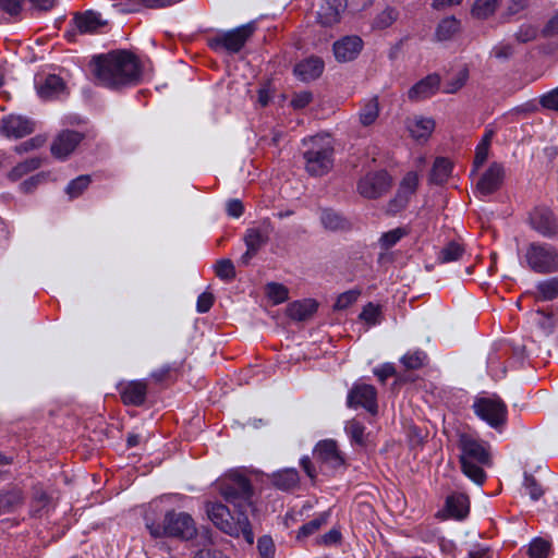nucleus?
<instances>
[{
	"label": "nucleus",
	"instance_id": "nucleus-17",
	"mask_svg": "<svg viewBox=\"0 0 558 558\" xmlns=\"http://www.w3.org/2000/svg\"><path fill=\"white\" fill-rule=\"evenodd\" d=\"M83 140V135L76 131H63L51 145V153L59 159L66 158Z\"/></svg>",
	"mask_w": 558,
	"mask_h": 558
},
{
	"label": "nucleus",
	"instance_id": "nucleus-3",
	"mask_svg": "<svg viewBox=\"0 0 558 558\" xmlns=\"http://www.w3.org/2000/svg\"><path fill=\"white\" fill-rule=\"evenodd\" d=\"M305 170L312 177H323L333 167V142L328 134H317L303 142Z\"/></svg>",
	"mask_w": 558,
	"mask_h": 558
},
{
	"label": "nucleus",
	"instance_id": "nucleus-14",
	"mask_svg": "<svg viewBox=\"0 0 558 558\" xmlns=\"http://www.w3.org/2000/svg\"><path fill=\"white\" fill-rule=\"evenodd\" d=\"M73 24L82 34H93L107 25V20L95 10H85L75 12L73 15Z\"/></svg>",
	"mask_w": 558,
	"mask_h": 558
},
{
	"label": "nucleus",
	"instance_id": "nucleus-61",
	"mask_svg": "<svg viewBox=\"0 0 558 558\" xmlns=\"http://www.w3.org/2000/svg\"><path fill=\"white\" fill-rule=\"evenodd\" d=\"M257 547L263 558H270L274 554V544L269 537L259 538Z\"/></svg>",
	"mask_w": 558,
	"mask_h": 558
},
{
	"label": "nucleus",
	"instance_id": "nucleus-50",
	"mask_svg": "<svg viewBox=\"0 0 558 558\" xmlns=\"http://www.w3.org/2000/svg\"><path fill=\"white\" fill-rule=\"evenodd\" d=\"M469 77L468 70H461L450 82L445 85L444 92L446 94H454L461 89Z\"/></svg>",
	"mask_w": 558,
	"mask_h": 558
},
{
	"label": "nucleus",
	"instance_id": "nucleus-19",
	"mask_svg": "<svg viewBox=\"0 0 558 558\" xmlns=\"http://www.w3.org/2000/svg\"><path fill=\"white\" fill-rule=\"evenodd\" d=\"M440 77L438 74H429L418 81L408 92L411 101H421L435 95L439 89Z\"/></svg>",
	"mask_w": 558,
	"mask_h": 558
},
{
	"label": "nucleus",
	"instance_id": "nucleus-37",
	"mask_svg": "<svg viewBox=\"0 0 558 558\" xmlns=\"http://www.w3.org/2000/svg\"><path fill=\"white\" fill-rule=\"evenodd\" d=\"M41 166V159L38 157H32L23 162L16 165L9 173L11 180H19L23 175L38 169Z\"/></svg>",
	"mask_w": 558,
	"mask_h": 558
},
{
	"label": "nucleus",
	"instance_id": "nucleus-23",
	"mask_svg": "<svg viewBox=\"0 0 558 558\" xmlns=\"http://www.w3.org/2000/svg\"><path fill=\"white\" fill-rule=\"evenodd\" d=\"M36 85L38 95L46 100L59 97L65 89L63 80L54 74L40 77Z\"/></svg>",
	"mask_w": 558,
	"mask_h": 558
},
{
	"label": "nucleus",
	"instance_id": "nucleus-52",
	"mask_svg": "<svg viewBox=\"0 0 558 558\" xmlns=\"http://www.w3.org/2000/svg\"><path fill=\"white\" fill-rule=\"evenodd\" d=\"M539 104L545 109L558 111V87L542 95Z\"/></svg>",
	"mask_w": 558,
	"mask_h": 558
},
{
	"label": "nucleus",
	"instance_id": "nucleus-8",
	"mask_svg": "<svg viewBox=\"0 0 558 558\" xmlns=\"http://www.w3.org/2000/svg\"><path fill=\"white\" fill-rule=\"evenodd\" d=\"M473 410L494 428H499L507 422V405L497 396L477 398L473 403Z\"/></svg>",
	"mask_w": 558,
	"mask_h": 558
},
{
	"label": "nucleus",
	"instance_id": "nucleus-64",
	"mask_svg": "<svg viewBox=\"0 0 558 558\" xmlns=\"http://www.w3.org/2000/svg\"><path fill=\"white\" fill-rule=\"evenodd\" d=\"M374 374L377 376L378 380L384 384L387 378L395 374V367L391 364H385L379 368L374 369Z\"/></svg>",
	"mask_w": 558,
	"mask_h": 558
},
{
	"label": "nucleus",
	"instance_id": "nucleus-25",
	"mask_svg": "<svg viewBox=\"0 0 558 558\" xmlns=\"http://www.w3.org/2000/svg\"><path fill=\"white\" fill-rule=\"evenodd\" d=\"M318 303L313 299H304L290 303L287 307L288 316L294 320H306L317 311Z\"/></svg>",
	"mask_w": 558,
	"mask_h": 558
},
{
	"label": "nucleus",
	"instance_id": "nucleus-47",
	"mask_svg": "<svg viewBox=\"0 0 558 558\" xmlns=\"http://www.w3.org/2000/svg\"><path fill=\"white\" fill-rule=\"evenodd\" d=\"M380 306L375 305L373 303H368L364 306L363 311L360 314V318L364 320L367 325L374 326L380 322Z\"/></svg>",
	"mask_w": 558,
	"mask_h": 558
},
{
	"label": "nucleus",
	"instance_id": "nucleus-7",
	"mask_svg": "<svg viewBox=\"0 0 558 558\" xmlns=\"http://www.w3.org/2000/svg\"><path fill=\"white\" fill-rule=\"evenodd\" d=\"M526 266L537 274H551L558 270V251L550 244L533 242L524 254Z\"/></svg>",
	"mask_w": 558,
	"mask_h": 558
},
{
	"label": "nucleus",
	"instance_id": "nucleus-13",
	"mask_svg": "<svg viewBox=\"0 0 558 558\" xmlns=\"http://www.w3.org/2000/svg\"><path fill=\"white\" fill-rule=\"evenodd\" d=\"M315 457L323 465L337 470L344 465V457L332 439L322 440L316 445Z\"/></svg>",
	"mask_w": 558,
	"mask_h": 558
},
{
	"label": "nucleus",
	"instance_id": "nucleus-6",
	"mask_svg": "<svg viewBox=\"0 0 558 558\" xmlns=\"http://www.w3.org/2000/svg\"><path fill=\"white\" fill-rule=\"evenodd\" d=\"M218 490L223 499L233 505L235 509L244 510L253 509L254 489L247 477L239 472H232L219 480L217 483Z\"/></svg>",
	"mask_w": 558,
	"mask_h": 558
},
{
	"label": "nucleus",
	"instance_id": "nucleus-60",
	"mask_svg": "<svg viewBox=\"0 0 558 558\" xmlns=\"http://www.w3.org/2000/svg\"><path fill=\"white\" fill-rule=\"evenodd\" d=\"M312 101V94L310 92H301L295 94L291 100V105L295 109H302Z\"/></svg>",
	"mask_w": 558,
	"mask_h": 558
},
{
	"label": "nucleus",
	"instance_id": "nucleus-59",
	"mask_svg": "<svg viewBox=\"0 0 558 558\" xmlns=\"http://www.w3.org/2000/svg\"><path fill=\"white\" fill-rule=\"evenodd\" d=\"M47 174L41 172V173H38L36 175H33L29 179L25 180L22 184H21V189L24 191V192H31L33 189H35L39 183L46 181L47 179Z\"/></svg>",
	"mask_w": 558,
	"mask_h": 558
},
{
	"label": "nucleus",
	"instance_id": "nucleus-4",
	"mask_svg": "<svg viewBox=\"0 0 558 558\" xmlns=\"http://www.w3.org/2000/svg\"><path fill=\"white\" fill-rule=\"evenodd\" d=\"M209 520L223 533L231 536L242 535L248 544H253L254 534L251 527L248 517L244 510L238 511L234 518L229 508L221 502L209 501L205 506Z\"/></svg>",
	"mask_w": 558,
	"mask_h": 558
},
{
	"label": "nucleus",
	"instance_id": "nucleus-10",
	"mask_svg": "<svg viewBox=\"0 0 558 558\" xmlns=\"http://www.w3.org/2000/svg\"><path fill=\"white\" fill-rule=\"evenodd\" d=\"M391 187V178L386 171L368 172L357 182L361 196L375 199L386 194Z\"/></svg>",
	"mask_w": 558,
	"mask_h": 558
},
{
	"label": "nucleus",
	"instance_id": "nucleus-24",
	"mask_svg": "<svg viewBox=\"0 0 558 558\" xmlns=\"http://www.w3.org/2000/svg\"><path fill=\"white\" fill-rule=\"evenodd\" d=\"M324 71V61L318 57H310L294 68L295 75L305 82L316 80Z\"/></svg>",
	"mask_w": 558,
	"mask_h": 558
},
{
	"label": "nucleus",
	"instance_id": "nucleus-11",
	"mask_svg": "<svg viewBox=\"0 0 558 558\" xmlns=\"http://www.w3.org/2000/svg\"><path fill=\"white\" fill-rule=\"evenodd\" d=\"M347 404L349 408L363 407L367 412H377V392L374 386L357 384L349 391Z\"/></svg>",
	"mask_w": 558,
	"mask_h": 558
},
{
	"label": "nucleus",
	"instance_id": "nucleus-30",
	"mask_svg": "<svg viewBox=\"0 0 558 558\" xmlns=\"http://www.w3.org/2000/svg\"><path fill=\"white\" fill-rule=\"evenodd\" d=\"M345 8V0H328L327 7L323 8L325 12L319 13L323 24L331 25L339 22L340 13Z\"/></svg>",
	"mask_w": 558,
	"mask_h": 558
},
{
	"label": "nucleus",
	"instance_id": "nucleus-34",
	"mask_svg": "<svg viewBox=\"0 0 558 558\" xmlns=\"http://www.w3.org/2000/svg\"><path fill=\"white\" fill-rule=\"evenodd\" d=\"M23 500V493L17 487H11L0 493L1 506L5 513L11 512L15 507L22 505Z\"/></svg>",
	"mask_w": 558,
	"mask_h": 558
},
{
	"label": "nucleus",
	"instance_id": "nucleus-12",
	"mask_svg": "<svg viewBox=\"0 0 558 558\" xmlns=\"http://www.w3.org/2000/svg\"><path fill=\"white\" fill-rule=\"evenodd\" d=\"M418 186V174L416 172H408L398 187L396 196L388 204V211L396 214L409 204L410 198L415 194Z\"/></svg>",
	"mask_w": 558,
	"mask_h": 558
},
{
	"label": "nucleus",
	"instance_id": "nucleus-15",
	"mask_svg": "<svg viewBox=\"0 0 558 558\" xmlns=\"http://www.w3.org/2000/svg\"><path fill=\"white\" fill-rule=\"evenodd\" d=\"M530 222L532 228L543 236L551 238L558 233L556 219L547 208H535L531 213Z\"/></svg>",
	"mask_w": 558,
	"mask_h": 558
},
{
	"label": "nucleus",
	"instance_id": "nucleus-40",
	"mask_svg": "<svg viewBox=\"0 0 558 558\" xmlns=\"http://www.w3.org/2000/svg\"><path fill=\"white\" fill-rule=\"evenodd\" d=\"M409 234V230L404 227L392 229L388 232L383 233L379 239L380 247L389 250L395 246L402 238Z\"/></svg>",
	"mask_w": 558,
	"mask_h": 558
},
{
	"label": "nucleus",
	"instance_id": "nucleus-29",
	"mask_svg": "<svg viewBox=\"0 0 558 558\" xmlns=\"http://www.w3.org/2000/svg\"><path fill=\"white\" fill-rule=\"evenodd\" d=\"M299 481V473L295 469H287L272 476V484L281 490H290L296 487Z\"/></svg>",
	"mask_w": 558,
	"mask_h": 558
},
{
	"label": "nucleus",
	"instance_id": "nucleus-18",
	"mask_svg": "<svg viewBox=\"0 0 558 558\" xmlns=\"http://www.w3.org/2000/svg\"><path fill=\"white\" fill-rule=\"evenodd\" d=\"M504 177V167L496 162L492 163L477 182L478 193L489 195L496 192L501 186Z\"/></svg>",
	"mask_w": 558,
	"mask_h": 558
},
{
	"label": "nucleus",
	"instance_id": "nucleus-43",
	"mask_svg": "<svg viewBox=\"0 0 558 558\" xmlns=\"http://www.w3.org/2000/svg\"><path fill=\"white\" fill-rule=\"evenodd\" d=\"M498 7V0H476L473 8L472 14L477 19H487L496 11Z\"/></svg>",
	"mask_w": 558,
	"mask_h": 558
},
{
	"label": "nucleus",
	"instance_id": "nucleus-33",
	"mask_svg": "<svg viewBox=\"0 0 558 558\" xmlns=\"http://www.w3.org/2000/svg\"><path fill=\"white\" fill-rule=\"evenodd\" d=\"M558 298V277L542 280L536 284V299L551 301Z\"/></svg>",
	"mask_w": 558,
	"mask_h": 558
},
{
	"label": "nucleus",
	"instance_id": "nucleus-63",
	"mask_svg": "<svg viewBox=\"0 0 558 558\" xmlns=\"http://www.w3.org/2000/svg\"><path fill=\"white\" fill-rule=\"evenodd\" d=\"M193 558H229L221 550L216 548H203L195 553Z\"/></svg>",
	"mask_w": 558,
	"mask_h": 558
},
{
	"label": "nucleus",
	"instance_id": "nucleus-31",
	"mask_svg": "<svg viewBox=\"0 0 558 558\" xmlns=\"http://www.w3.org/2000/svg\"><path fill=\"white\" fill-rule=\"evenodd\" d=\"M320 221L324 228L330 231L344 230L349 227L348 220L332 209L322 210Z\"/></svg>",
	"mask_w": 558,
	"mask_h": 558
},
{
	"label": "nucleus",
	"instance_id": "nucleus-9",
	"mask_svg": "<svg viewBox=\"0 0 558 558\" xmlns=\"http://www.w3.org/2000/svg\"><path fill=\"white\" fill-rule=\"evenodd\" d=\"M254 31V24L248 23L229 32L221 33L211 39L210 47L215 50L225 49L230 53H236L244 47Z\"/></svg>",
	"mask_w": 558,
	"mask_h": 558
},
{
	"label": "nucleus",
	"instance_id": "nucleus-2",
	"mask_svg": "<svg viewBox=\"0 0 558 558\" xmlns=\"http://www.w3.org/2000/svg\"><path fill=\"white\" fill-rule=\"evenodd\" d=\"M462 472L474 483L482 485L486 480L485 466L492 465L490 447L471 434H461L458 440Z\"/></svg>",
	"mask_w": 558,
	"mask_h": 558
},
{
	"label": "nucleus",
	"instance_id": "nucleus-56",
	"mask_svg": "<svg viewBox=\"0 0 558 558\" xmlns=\"http://www.w3.org/2000/svg\"><path fill=\"white\" fill-rule=\"evenodd\" d=\"M45 143V140L40 136H36L33 138H29L28 141H25L21 143L20 145L15 146V151L19 154H23L29 150H33L35 148L41 147Z\"/></svg>",
	"mask_w": 558,
	"mask_h": 558
},
{
	"label": "nucleus",
	"instance_id": "nucleus-51",
	"mask_svg": "<svg viewBox=\"0 0 558 558\" xmlns=\"http://www.w3.org/2000/svg\"><path fill=\"white\" fill-rule=\"evenodd\" d=\"M523 487L533 500H538L544 494V490L532 475L525 474Z\"/></svg>",
	"mask_w": 558,
	"mask_h": 558
},
{
	"label": "nucleus",
	"instance_id": "nucleus-27",
	"mask_svg": "<svg viewBox=\"0 0 558 558\" xmlns=\"http://www.w3.org/2000/svg\"><path fill=\"white\" fill-rule=\"evenodd\" d=\"M435 128V121L430 118L414 117L408 119L407 129L411 136L417 141L427 140Z\"/></svg>",
	"mask_w": 558,
	"mask_h": 558
},
{
	"label": "nucleus",
	"instance_id": "nucleus-20",
	"mask_svg": "<svg viewBox=\"0 0 558 558\" xmlns=\"http://www.w3.org/2000/svg\"><path fill=\"white\" fill-rule=\"evenodd\" d=\"M121 400L125 405H142L147 396V384L144 380H132L121 386Z\"/></svg>",
	"mask_w": 558,
	"mask_h": 558
},
{
	"label": "nucleus",
	"instance_id": "nucleus-38",
	"mask_svg": "<svg viewBox=\"0 0 558 558\" xmlns=\"http://www.w3.org/2000/svg\"><path fill=\"white\" fill-rule=\"evenodd\" d=\"M328 518L329 512H323L310 522L303 524L298 532V538L301 539L316 533L323 525L327 523Z\"/></svg>",
	"mask_w": 558,
	"mask_h": 558
},
{
	"label": "nucleus",
	"instance_id": "nucleus-32",
	"mask_svg": "<svg viewBox=\"0 0 558 558\" xmlns=\"http://www.w3.org/2000/svg\"><path fill=\"white\" fill-rule=\"evenodd\" d=\"M451 162L442 157L435 160L433 169L429 174V181L434 184H442L447 181L451 173Z\"/></svg>",
	"mask_w": 558,
	"mask_h": 558
},
{
	"label": "nucleus",
	"instance_id": "nucleus-45",
	"mask_svg": "<svg viewBox=\"0 0 558 558\" xmlns=\"http://www.w3.org/2000/svg\"><path fill=\"white\" fill-rule=\"evenodd\" d=\"M180 367V364H167L160 367L159 369L154 371L150 374V377L155 383H163L166 380H171L175 377Z\"/></svg>",
	"mask_w": 558,
	"mask_h": 558
},
{
	"label": "nucleus",
	"instance_id": "nucleus-28",
	"mask_svg": "<svg viewBox=\"0 0 558 558\" xmlns=\"http://www.w3.org/2000/svg\"><path fill=\"white\" fill-rule=\"evenodd\" d=\"M461 29V23L454 16L442 19L435 31V38L438 41H447L452 39Z\"/></svg>",
	"mask_w": 558,
	"mask_h": 558
},
{
	"label": "nucleus",
	"instance_id": "nucleus-1",
	"mask_svg": "<svg viewBox=\"0 0 558 558\" xmlns=\"http://www.w3.org/2000/svg\"><path fill=\"white\" fill-rule=\"evenodd\" d=\"M93 72L98 84L108 88L135 85L141 78L138 60L125 50L111 51L96 57Z\"/></svg>",
	"mask_w": 558,
	"mask_h": 558
},
{
	"label": "nucleus",
	"instance_id": "nucleus-54",
	"mask_svg": "<svg viewBox=\"0 0 558 558\" xmlns=\"http://www.w3.org/2000/svg\"><path fill=\"white\" fill-rule=\"evenodd\" d=\"M24 0H0V9L11 16L22 12Z\"/></svg>",
	"mask_w": 558,
	"mask_h": 558
},
{
	"label": "nucleus",
	"instance_id": "nucleus-57",
	"mask_svg": "<svg viewBox=\"0 0 558 558\" xmlns=\"http://www.w3.org/2000/svg\"><path fill=\"white\" fill-rule=\"evenodd\" d=\"M214 304V295L209 292H203L196 303V310L198 313L208 312Z\"/></svg>",
	"mask_w": 558,
	"mask_h": 558
},
{
	"label": "nucleus",
	"instance_id": "nucleus-46",
	"mask_svg": "<svg viewBox=\"0 0 558 558\" xmlns=\"http://www.w3.org/2000/svg\"><path fill=\"white\" fill-rule=\"evenodd\" d=\"M267 295L270 300L274 301V303L279 304L288 300L289 291L288 289L281 284L271 282L268 283L266 287Z\"/></svg>",
	"mask_w": 558,
	"mask_h": 558
},
{
	"label": "nucleus",
	"instance_id": "nucleus-21",
	"mask_svg": "<svg viewBox=\"0 0 558 558\" xmlns=\"http://www.w3.org/2000/svg\"><path fill=\"white\" fill-rule=\"evenodd\" d=\"M1 131L8 137H23L34 131V123L21 116H9L2 120Z\"/></svg>",
	"mask_w": 558,
	"mask_h": 558
},
{
	"label": "nucleus",
	"instance_id": "nucleus-48",
	"mask_svg": "<svg viewBox=\"0 0 558 558\" xmlns=\"http://www.w3.org/2000/svg\"><path fill=\"white\" fill-rule=\"evenodd\" d=\"M550 550L549 542L543 538H535L529 547L530 558H546Z\"/></svg>",
	"mask_w": 558,
	"mask_h": 558
},
{
	"label": "nucleus",
	"instance_id": "nucleus-44",
	"mask_svg": "<svg viewBox=\"0 0 558 558\" xmlns=\"http://www.w3.org/2000/svg\"><path fill=\"white\" fill-rule=\"evenodd\" d=\"M345 432L353 442L360 446L365 444V426L360 421L355 418L348 421Z\"/></svg>",
	"mask_w": 558,
	"mask_h": 558
},
{
	"label": "nucleus",
	"instance_id": "nucleus-62",
	"mask_svg": "<svg viewBox=\"0 0 558 558\" xmlns=\"http://www.w3.org/2000/svg\"><path fill=\"white\" fill-rule=\"evenodd\" d=\"M488 157V144L486 142H481L476 147L474 166L476 168L481 167Z\"/></svg>",
	"mask_w": 558,
	"mask_h": 558
},
{
	"label": "nucleus",
	"instance_id": "nucleus-39",
	"mask_svg": "<svg viewBox=\"0 0 558 558\" xmlns=\"http://www.w3.org/2000/svg\"><path fill=\"white\" fill-rule=\"evenodd\" d=\"M427 362V354L424 351H410L401 357V363L407 369H418Z\"/></svg>",
	"mask_w": 558,
	"mask_h": 558
},
{
	"label": "nucleus",
	"instance_id": "nucleus-41",
	"mask_svg": "<svg viewBox=\"0 0 558 558\" xmlns=\"http://www.w3.org/2000/svg\"><path fill=\"white\" fill-rule=\"evenodd\" d=\"M463 253L464 247L461 244L450 242L439 252L438 260L441 263L456 262L462 257Z\"/></svg>",
	"mask_w": 558,
	"mask_h": 558
},
{
	"label": "nucleus",
	"instance_id": "nucleus-58",
	"mask_svg": "<svg viewBox=\"0 0 558 558\" xmlns=\"http://www.w3.org/2000/svg\"><path fill=\"white\" fill-rule=\"evenodd\" d=\"M492 54L497 59H508L513 54V47L510 44L500 43L493 48Z\"/></svg>",
	"mask_w": 558,
	"mask_h": 558
},
{
	"label": "nucleus",
	"instance_id": "nucleus-16",
	"mask_svg": "<svg viewBox=\"0 0 558 558\" xmlns=\"http://www.w3.org/2000/svg\"><path fill=\"white\" fill-rule=\"evenodd\" d=\"M274 231V226L269 219H264L258 226L248 228L244 234V242L246 247L252 251H259L269 241L270 234Z\"/></svg>",
	"mask_w": 558,
	"mask_h": 558
},
{
	"label": "nucleus",
	"instance_id": "nucleus-35",
	"mask_svg": "<svg viewBox=\"0 0 558 558\" xmlns=\"http://www.w3.org/2000/svg\"><path fill=\"white\" fill-rule=\"evenodd\" d=\"M379 105L377 98L367 100L360 110L359 119L362 125H372L378 118Z\"/></svg>",
	"mask_w": 558,
	"mask_h": 558
},
{
	"label": "nucleus",
	"instance_id": "nucleus-26",
	"mask_svg": "<svg viewBox=\"0 0 558 558\" xmlns=\"http://www.w3.org/2000/svg\"><path fill=\"white\" fill-rule=\"evenodd\" d=\"M446 511L449 518L463 520L470 511V501L464 494H453L446 500Z\"/></svg>",
	"mask_w": 558,
	"mask_h": 558
},
{
	"label": "nucleus",
	"instance_id": "nucleus-53",
	"mask_svg": "<svg viewBox=\"0 0 558 558\" xmlns=\"http://www.w3.org/2000/svg\"><path fill=\"white\" fill-rule=\"evenodd\" d=\"M360 292L350 290L340 294L336 301L335 307L337 310H344L356 302Z\"/></svg>",
	"mask_w": 558,
	"mask_h": 558
},
{
	"label": "nucleus",
	"instance_id": "nucleus-55",
	"mask_svg": "<svg viewBox=\"0 0 558 558\" xmlns=\"http://www.w3.org/2000/svg\"><path fill=\"white\" fill-rule=\"evenodd\" d=\"M537 36V29L532 25H522L515 33V39L519 43H529Z\"/></svg>",
	"mask_w": 558,
	"mask_h": 558
},
{
	"label": "nucleus",
	"instance_id": "nucleus-42",
	"mask_svg": "<svg viewBox=\"0 0 558 558\" xmlns=\"http://www.w3.org/2000/svg\"><path fill=\"white\" fill-rule=\"evenodd\" d=\"M399 13L393 8H386L379 14H377L373 21V28L385 29L391 26L398 19Z\"/></svg>",
	"mask_w": 558,
	"mask_h": 558
},
{
	"label": "nucleus",
	"instance_id": "nucleus-36",
	"mask_svg": "<svg viewBox=\"0 0 558 558\" xmlns=\"http://www.w3.org/2000/svg\"><path fill=\"white\" fill-rule=\"evenodd\" d=\"M92 183V178L88 174H82L70 181L65 187V194L70 199L80 197Z\"/></svg>",
	"mask_w": 558,
	"mask_h": 558
},
{
	"label": "nucleus",
	"instance_id": "nucleus-22",
	"mask_svg": "<svg viewBox=\"0 0 558 558\" xmlns=\"http://www.w3.org/2000/svg\"><path fill=\"white\" fill-rule=\"evenodd\" d=\"M363 46L357 36H347L333 44V53L337 60L347 62L356 58Z\"/></svg>",
	"mask_w": 558,
	"mask_h": 558
},
{
	"label": "nucleus",
	"instance_id": "nucleus-5",
	"mask_svg": "<svg viewBox=\"0 0 558 558\" xmlns=\"http://www.w3.org/2000/svg\"><path fill=\"white\" fill-rule=\"evenodd\" d=\"M146 527L155 538L178 537L187 541L196 535L195 522L186 512L169 511L165 514L162 522H147Z\"/></svg>",
	"mask_w": 558,
	"mask_h": 558
},
{
	"label": "nucleus",
	"instance_id": "nucleus-49",
	"mask_svg": "<svg viewBox=\"0 0 558 558\" xmlns=\"http://www.w3.org/2000/svg\"><path fill=\"white\" fill-rule=\"evenodd\" d=\"M216 275L222 280H232L235 278V268L230 259H220L216 263Z\"/></svg>",
	"mask_w": 558,
	"mask_h": 558
}]
</instances>
